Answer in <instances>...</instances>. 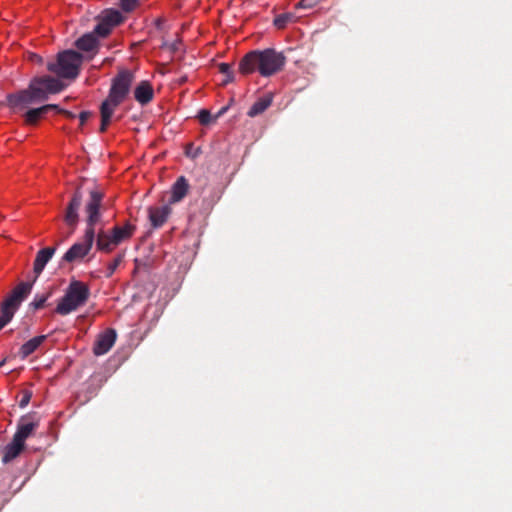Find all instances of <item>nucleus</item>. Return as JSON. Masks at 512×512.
Returning a JSON list of instances; mask_svg holds the SVG:
<instances>
[{"label":"nucleus","instance_id":"f3484780","mask_svg":"<svg viewBox=\"0 0 512 512\" xmlns=\"http://www.w3.org/2000/svg\"><path fill=\"white\" fill-rule=\"evenodd\" d=\"M154 90L150 82L141 81L134 90V98L141 105H146L152 101Z\"/></svg>","mask_w":512,"mask_h":512},{"label":"nucleus","instance_id":"20e7f679","mask_svg":"<svg viewBox=\"0 0 512 512\" xmlns=\"http://www.w3.org/2000/svg\"><path fill=\"white\" fill-rule=\"evenodd\" d=\"M123 21L122 14L117 10L106 11L100 18L94 30L90 33L84 34L76 42V47L84 52L96 53L98 48L99 37H106L110 34L113 27L119 25Z\"/></svg>","mask_w":512,"mask_h":512},{"label":"nucleus","instance_id":"c85d7f7f","mask_svg":"<svg viewBox=\"0 0 512 512\" xmlns=\"http://www.w3.org/2000/svg\"><path fill=\"white\" fill-rule=\"evenodd\" d=\"M219 72L226 75L233 74L232 66L228 63L219 64Z\"/></svg>","mask_w":512,"mask_h":512},{"label":"nucleus","instance_id":"ddd939ff","mask_svg":"<svg viewBox=\"0 0 512 512\" xmlns=\"http://www.w3.org/2000/svg\"><path fill=\"white\" fill-rule=\"evenodd\" d=\"M38 426V420H34L30 415L24 416L19 420L17 430L13 437L25 445L26 439L32 435Z\"/></svg>","mask_w":512,"mask_h":512},{"label":"nucleus","instance_id":"bb28decb","mask_svg":"<svg viewBox=\"0 0 512 512\" xmlns=\"http://www.w3.org/2000/svg\"><path fill=\"white\" fill-rule=\"evenodd\" d=\"M321 0H300L296 4V9L300 8H312L317 5Z\"/></svg>","mask_w":512,"mask_h":512},{"label":"nucleus","instance_id":"423d86ee","mask_svg":"<svg viewBox=\"0 0 512 512\" xmlns=\"http://www.w3.org/2000/svg\"><path fill=\"white\" fill-rule=\"evenodd\" d=\"M32 290V283H19L0 303V330L7 325Z\"/></svg>","mask_w":512,"mask_h":512},{"label":"nucleus","instance_id":"a878e982","mask_svg":"<svg viewBox=\"0 0 512 512\" xmlns=\"http://www.w3.org/2000/svg\"><path fill=\"white\" fill-rule=\"evenodd\" d=\"M198 119H199V122L202 124V125H208L210 124L213 120H215L211 113L206 110V109H202L199 111L198 113Z\"/></svg>","mask_w":512,"mask_h":512},{"label":"nucleus","instance_id":"9b49d317","mask_svg":"<svg viewBox=\"0 0 512 512\" xmlns=\"http://www.w3.org/2000/svg\"><path fill=\"white\" fill-rule=\"evenodd\" d=\"M116 337L117 335L114 329H106L103 333L98 335L93 346V353L96 356L106 354L115 344Z\"/></svg>","mask_w":512,"mask_h":512},{"label":"nucleus","instance_id":"dca6fc26","mask_svg":"<svg viewBox=\"0 0 512 512\" xmlns=\"http://www.w3.org/2000/svg\"><path fill=\"white\" fill-rule=\"evenodd\" d=\"M56 251V247H46L39 250L33 263L35 279L42 273L46 264L50 261Z\"/></svg>","mask_w":512,"mask_h":512},{"label":"nucleus","instance_id":"72a5a7b5","mask_svg":"<svg viewBox=\"0 0 512 512\" xmlns=\"http://www.w3.org/2000/svg\"><path fill=\"white\" fill-rule=\"evenodd\" d=\"M234 81V74H229L225 76V79L223 80L222 84L226 85L228 83H231Z\"/></svg>","mask_w":512,"mask_h":512},{"label":"nucleus","instance_id":"6ab92c4d","mask_svg":"<svg viewBox=\"0 0 512 512\" xmlns=\"http://www.w3.org/2000/svg\"><path fill=\"white\" fill-rule=\"evenodd\" d=\"M136 227L129 222H127L124 226H115L111 230V235L113 236V243L119 245L124 240L129 239Z\"/></svg>","mask_w":512,"mask_h":512},{"label":"nucleus","instance_id":"412c9836","mask_svg":"<svg viewBox=\"0 0 512 512\" xmlns=\"http://www.w3.org/2000/svg\"><path fill=\"white\" fill-rule=\"evenodd\" d=\"M113 236L111 233H106L103 230L99 231L96 239L97 249L104 252H111L117 244L113 242Z\"/></svg>","mask_w":512,"mask_h":512},{"label":"nucleus","instance_id":"9d476101","mask_svg":"<svg viewBox=\"0 0 512 512\" xmlns=\"http://www.w3.org/2000/svg\"><path fill=\"white\" fill-rule=\"evenodd\" d=\"M6 101L7 105L14 110H22L29 105L38 103L29 85L26 89L8 94L6 96Z\"/></svg>","mask_w":512,"mask_h":512},{"label":"nucleus","instance_id":"e433bc0d","mask_svg":"<svg viewBox=\"0 0 512 512\" xmlns=\"http://www.w3.org/2000/svg\"><path fill=\"white\" fill-rule=\"evenodd\" d=\"M4 363H5V360H2V361L0 362V367H2V366L4 365Z\"/></svg>","mask_w":512,"mask_h":512},{"label":"nucleus","instance_id":"5701e85b","mask_svg":"<svg viewBox=\"0 0 512 512\" xmlns=\"http://www.w3.org/2000/svg\"><path fill=\"white\" fill-rule=\"evenodd\" d=\"M295 20L293 13H282L275 17L273 24L277 29H284L288 23Z\"/></svg>","mask_w":512,"mask_h":512},{"label":"nucleus","instance_id":"c9c22d12","mask_svg":"<svg viewBox=\"0 0 512 512\" xmlns=\"http://www.w3.org/2000/svg\"><path fill=\"white\" fill-rule=\"evenodd\" d=\"M226 109H227V108H222V109L220 110V112L218 113V115H216V116L214 117V119H217V117H218L219 115H221L222 113H224V112L226 111Z\"/></svg>","mask_w":512,"mask_h":512},{"label":"nucleus","instance_id":"aec40b11","mask_svg":"<svg viewBox=\"0 0 512 512\" xmlns=\"http://www.w3.org/2000/svg\"><path fill=\"white\" fill-rule=\"evenodd\" d=\"M273 101V95L268 93L263 97L259 98L248 110L247 115L249 117H255L257 115L262 114L266 109H268Z\"/></svg>","mask_w":512,"mask_h":512},{"label":"nucleus","instance_id":"f8f14e48","mask_svg":"<svg viewBox=\"0 0 512 512\" xmlns=\"http://www.w3.org/2000/svg\"><path fill=\"white\" fill-rule=\"evenodd\" d=\"M172 212L171 206L166 203L162 206H150L148 208V218L153 229L162 227Z\"/></svg>","mask_w":512,"mask_h":512},{"label":"nucleus","instance_id":"cd10ccee","mask_svg":"<svg viewBox=\"0 0 512 512\" xmlns=\"http://www.w3.org/2000/svg\"><path fill=\"white\" fill-rule=\"evenodd\" d=\"M121 1V7L124 11L130 12L134 10V8L137 5V0H120Z\"/></svg>","mask_w":512,"mask_h":512},{"label":"nucleus","instance_id":"a211bd4d","mask_svg":"<svg viewBox=\"0 0 512 512\" xmlns=\"http://www.w3.org/2000/svg\"><path fill=\"white\" fill-rule=\"evenodd\" d=\"M25 445L13 437L12 441L3 448L2 462L7 464L13 461L24 450Z\"/></svg>","mask_w":512,"mask_h":512},{"label":"nucleus","instance_id":"393cba45","mask_svg":"<svg viewBox=\"0 0 512 512\" xmlns=\"http://www.w3.org/2000/svg\"><path fill=\"white\" fill-rule=\"evenodd\" d=\"M123 256L117 255L107 266L106 277L109 278L113 275L119 264L122 262Z\"/></svg>","mask_w":512,"mask_h":512},{"label":"nucleus","instance_id":"f03ea898","mask_svg":"<svg viewBox=\"0 0 512 512\" xmlns=\"http://www.w3.org/2000/svg\"><path fill=\"white\" fill-rule=\"evenodd\" d=\"M286 63L283 53L268 48L254 50L247 53L239 62V72L243 75L258 71L263 77L272 76L280 72Z\"/></svg>","mask_w":512,"mask_h":512},{"label":"nucleus","instance_id":"f257e3e1","mask_svg":"<svg viewBox=\"0 0 512 512\" xmlns=\"http://www.w3.org/2000/svg\"><path fill=\"white\" fill-rule=\"evenodd\" d=\"M89 200L85 205L86 230L82 241L74 243L62 256V262L75 263L83 260L92 249L95 241V225L100 221V208L104 194L93 188L89 191Z\"/></svg>","mask_w":512,"mask_h":512},{"label":"nucleus","instance_id":"6e6552de","mask_svg":"<svg viewBox=\"0 0 512 512\" xmlns=\"http://www.w3.org/2000/svg\"><path fill=\"white\" fill-rule=\"evenodd\" d=\"M29 86L38 103L48 99L50 94H56L64 90L65 84L51 76L34 77Z\"/></svg>","mask_w":512,"mask_h":512},{"label":"nucleus","instance_id":"7ed1b4c3","mask_svg":"<svg viewBox=\"0 0 512 512\" xmlns=\"http://www.w3.org/2000/svg\"><path fill=\"white\" fill-rule=\"evenodd\" d=\"M134 74L128 69L120 70L112 79L109 95L100 106V132H105L111 122L114 110L126 99L134 81Z\"/></svg>","mask_w":512,"mask_h":512},{"label":"nucleus","instance_id":"4be33fe9","mask_svg":"<svg viewBox=\"0 0 512 512\" xmlns=\"http://www.w3.org/2000/svg\"><path fill=\"white\" fill-rule=\"evenodd\" d=\"M46 335L36 336L27 342H25L20 348V355L22 358H26L34 353L37 348L44 342Z\"/></svg>","mask_w":512,"mask_h":512},{"label":"nucleus","instance_id":"1a4fd4ad","mask_svg":"<svg viewBox=\"0 0 512 512\" xmlns=\"http://www.w3.org/2000/svg\"><path fill=\"white\" fill-rule=\"evenodd\" d=\"M83 193L81 191V186L77 187L64 215L65 223L70 227V231L68 236L72 235L77 227L79 221V208L82 205Z\"/></svg>","mask_w":512,"mask_h":512},{"label":"nucleus","instance_id":"0eeeda50","mask_svg":"<svg viewBox=\"0 0 512 512\" xmlns=\"http://www.w3.org/2000/svg\"><path fill=\"white\" fill-rule=\"evenodd\" d=\"M82 55L73 50H66L58 54L56 61L47 63V70L60 78L75 79L79 74Z\"/></svg>","mask_w":512,"mask_h":512},{"label":"nucleus","instance_id":"39448f33","mask_svg":"<svg viewBox=\"0 0 512 512\" xmlns=\"http://www.w3.org/2000/svg\"><path fill=\"white\" fill-rule=\"evenodd\" d=\"M90 296L88 285L79 280H72L60 298L55 312L61 316H66L80 307L84 306Z\"/></svg>","mask_w":512,"mask_h":512},{"label":"nucleus","instance_id":"7c9ffc66","mask_svg":"<svg viewBox=\"0 0 512 512\" xmlns=\"http://www.w3.org/2000/svg\"><path fill=\"white\" fill-rule=\"evenodd\" d=\"M30 398H31V393H30V392H26V393L23 395V397H22V399H21V401H20V404H19V405H20V407H25V406L29 403Z\"/></svg>","mask_w":512,"mask_h":512},{"label":"nucleus","instance_id":"f704fd0d","mask_svg":"<svg viewBox=\"0 0 512 512\" xmlns=\"http://www.w3.org/2000/svg\"><path fill=\"white\" fill-rule=\"evenodd\" d=\"M163 23H164V20L162 18H158L155 20V25L158 29H160L162 27Z\"/></svg>","mask_w":512,"mask_h":512},{"label":"nucleus","instance_id":"b1692460","mask_svg":"<svg viewBox=\"0 0 512 512\" xmlns=\"http://www.w3.org/2000/svg\"><path fill=\"white\" fill-rule=\"evenodd\" d=\"M51 296V292L42 295H35L33 301L30 303L35 310L42 309L45 306L47 299Z\"/></svg>","mask_w":512,"mask_h":512},{"label":"nucleus","instance_id":"2f4dec72","mask_svg":"<svg viewBox=\"0 0 512 512\" xmlns=\"http://www.w3.org/2000/svg\"><path fill=\"white\" fill-rule=\"evenodd\" d=\"M29 59L34 63H38V64L43 63V58L40 55L35 54V53H31L29 56Z\"/></svg>","mask_w":512,"mask_h":512},{"label":"nucleus","instance_id":"c756f323","mask_svg":"<svg viewBox=\"0 0 512 512\" xmlns=\"http://www.w3.org/2000/svg\"><path fill=\"white\" fill-rule=\"evenodd\" d=\"M92 113L89 111H82L79 115L80 125H84V123L91 117Z\"/></svg>","mask_w":512,"mask_h":512},{"label":"nucleus","instance_id":"2eb2a0df","mask_svg":"<svg viewBox=\"0 0 512 512\" xmlns=\"http://www.w3.org/2000/svg\"><path fill=\"white\" fill-rule=\"evenodd\" d=\"M58 109L56 104H46L38 108L29 109L24 114V122L26 125H36L43 119L51 110Z\"/></svg>","mask_w":512,"mask_h":512},{"label":"nucleus","instance_id":"4468645a","mask_svg":"<svg viewBox=\"0 0 512 512\" xmlns=\"http://www.w3.org/2000/svg\"><path fill=\"white\" fill-rule=\"evenodd\" d=\"M189 187L188 180L184 176L178 177L171 187V195L167 203L171 206L182 201L187 195Z\"/></svg>","mask_w":512,"mask_h":512},{"label":"nucleus","instance_id":"473e14b6","mask_svg":"<svg viewBox=\"0 0 512 512\" xmlns=\"http://www.w3.org/2000/svg\"><path fill=\"white\" fill-rule=\"evenodd\" d=\"M55 110H56L58 113L63 114V115H65V116H66V117H68V118H71V119H74V118H75V114H74V113H72V112H70V111H68V110H64V109H61V108H59V107H58V109H55Z\"/></svg>","mask_w":512,"mask_h":512}]
</instances>
